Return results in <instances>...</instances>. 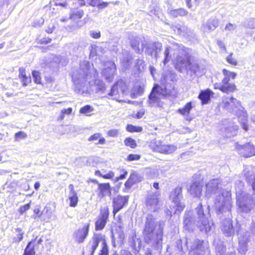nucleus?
Listing matches in <instances>:
<instances>
[{
  "label": "nucleus",
  "instance_id": "7c9ffc66",
  "mask_svg": "<svg viewBox=\"0 0 255 255\" xmlns=\"http://www.w3.org/2000/svg\"><path fill=\"white\" fill-rule=\"evenodd\" d=\"M213 94V92L209 89L202 91L198 96V98L202 101L203 104H206L210 100V97Z\"/></svg>",
  "mask_w": 255,
  "mask_h": 255
},
{
  "label": "nucleus",
  "instance_id": "58836bf2",
  "mask_svg": "<svg viewBox=\"0 0 255 255\" xmlns=\"http://www.w3.org/2000/svg\"><path fill=\"white\" fill-rule=\"evenodd\" d=\"M88 140L89 141H96L98 140V141L95 143L96 144H103L105 143V139L102 136L101 134L100 133H96L91 135L89 138Z\"/></svg>",
  "mask_w": 255,
  "mask_h": 255
},
{
  "label": "nucleus",
  "instance_id": "8fccbe9b",
  "mask_svg": "<svg viewBox=\"0 0 255 255\" xmlns=\"http://www.w3.org/2000/svg\"><path fill=\"white\" fill-rule=\"evenodd\" d=\"M127 130L131 132H141L142 130V128L141 127H136L131 125H128L127 127Z\"/></svg>",
  "mask_w": 255,
  "mask_h": 255
},
{
  "label": "nucleus",
  "instance_id": "dca6fc26",
  "mask_svg": "<svg viewBox=\"0 0 255 255\" xmlns=\"http://www.w3.org/2000/svg\"><path fill=\"white\" fill-rule=\"evenodd\" d=\"M162 48V44L160 42H153L148 44L145 52L151 57L156 59L159 57V54Z\"/></svg>",
  "mask_w": 255,
  "mask_h": 255
},
{
  "label": "nucleus",
  "instance_id": "09e8293b",
  "mask_svg": "<svg viewBox=\"0 0 255 255\" xmlns=\"http://www.w3.org/2000/svg\"><path fill=\"white\" fill-rule=\"evenodd\" d=\"M125 144L132 148H134L136 146L135 141L130 137H128L125 139L124 141Z\"/></svg>",
  "mask_w": 255,
  "mask_h": 255
},
{
  "label": "nucleus",
  "instance_id": "69168bd1",
  "mask_svg": "<svg viewBox=\"0 0 255 255\" xmlns=\"http://www.w3.org/2000/svg\"><path fill=\"white\" fill-rule=\"evenodd\" d=\"M90 35L93 38L98 39L100 37L101 33L100 31H91Z\"/></svg>",
  "mask_w": 255,
  "mask_h": 255
},
{
  "label": "nucleus",
  "instance_id": "c03bdc74",
  "mask_svg": "<svg viewBox=\"0 0 255 255\" xmlns=\"http://www.w3.org/2000/svg\"><path fill=\"white\" fill-rule=\"evenodd\" d=\"M145 64L144 61L142 59H138L136 60L135 68L139 72H141L144 70Z\"/></svg>",
  "mask_w": 255,
  "mask_h": 255
},
{
  "label": "nucleus",
  "instance_id": "a19ab883",
  "mask_svg": "<svg viewBox=\"0 0 255 255\" xmlns=\"http://www.w3.org/2000/svg\"><path fill=\"white\" fill-rule=\"evenodd\" d=\"M237 129L238 127L237 126L228 127L225 129L226 131L224 136L228 138L231 137L232 136H235L237 134Z\"/></svg>",
  "mask_w": 255,
  "mask_h": 255
},
{
  "label": "nucleus",
  "instance_id": "f3484780",
  "mask_svg": "<svg viewBox=\"0 0 255 255\" xmlns=\"http://www.w3.org/2000/svg\"><path fill=\"white\" fill-rule=\"evenodd\" d=\"M128 196H122L119 195L113 198V204L114 207L113 213L115 215L120 210H121L124 206L128 203Z\"/></svg>",
  "mask_w": 255,
  "mask_h": 255
},
{
  "label": "nucleus",
  "instance_id": "6e6552de",
  "mask_svg": "<svg viewBox=\"0 0 255 255\" xmlns=\"http://www.w3.org/2000/svg\"><path fill=\"white\" fill-rule=\"evenodd\" d=\"M100 243H102V248L99 255H109V248L105 240V236L99 233L94 234L86 246V249L90 253L89 255L94 254Z\"/></svg>",
  "mask_w": 255,
  "mask_h": 255
},
{
  "label": "nucleus",
  "instance_id": "aec40b11",
  "mask_svg": "<svg viewBox=\"0 0 255 255\" xmlns=\"http://www.w3.org/2000/svg\"><path fill=\"white\" fill-rule=\"evenodd\" d=\"M236 147L240 154L245 157H249L255 155V146L250 143L245 145H237Z\"/></svg>",
  "mask_w": 255,
  "mask_h": 255
},
{
  "label": "nucleus",
  "instance_id": "bf43d9fd",
  "mask_svg": "<svg viewBox=\"0 0 255 255\" xmlns=\"http://www.w3.org/2000/svg\"><path fill=\"white\" fill-rule=\"evenodd\" d=\"M30 203L25 204L21 207L19 209V212L20 214H23L26 211L28 210L30 208Z\"/></svg>",
  "mask_w": 255,
  "mask_h": 255
},
{
  "label": "nucleus",
  "instance_id": "7ed1b4c3",
  "mask_svg": "<svg viewBox=\"0 0 255 255\" xmlns=\"http://www.w3.org/2000/svg\"><path fill=\"white\" fill-rule=\"evenodd\" d=\"M196 215L193 217V213L191 211L186 212L184 217V228L188 231H192L196 226L200 231L206 233L212 230L213 223L208 220L209 212L205 213L203 206L200 203L195 209Z\"/></svg>",
  "mask_w": 255,
  "mask_h": 255
},
{
  "label": "nucleus",
  "instance_id": "6ab92c4d",
  "mask_svg": "<svg viewBox=\"0 0 255 255\" xmlns=\"http://www.w3.org/2000/svg\"><path fill=\"white\" fill-rule=\"evenodd\" d=\"M89 224L85 225L82 228L77 230L74 234L75 241L79 244L83 243L88 235Z\"/></svg>",
  "mask_w": 255,
  "mask_h": 255
},
{
  "label": "nucleus",
  "instance_id": "680f3d73",
  "mask_svg": "<svg viewBox=\"0 0 255 255\" xmlns=\"http://www.w3.org/2000/svg\"><path fill=\"white\" fill-rule=\"evenodd\" d=\"M227 60L228 63H229L230 64H231L235 66V65H237L238 64L237 60L235 59H234L233 57H232V53L227 57Z\"/></svg>",
  "mask_w": 255,
  "mask_h": 255
},
{
  "label": "nucleus",
  "instance_id": "393cba45",
  "mask_svg": "<svg viewBox=\"0 0 255 255\" xmlns=\"http://www.w3.org/2000/svg\"><path fill=\"white\" fill-rule=\"evenodd\" d=\"M98 184V190L99 191V196L100 197H104L106 196H111V186L109 183H98L97 181H94Z\"/></svg>",
  "mask_w": 255,
  "mask_h": 255
},
{
  "label": "nucleus",
  "instance_id": "cd10ccee",
  "mask_svg": "<svg viewBox=\"0 0 255 255\" xmlns=\"http://www.w3.org/2000/svg\"><path fill=\"white\" fill-rule=\"evenodd\" d=\"M79 4L80 6L88 4L92 6H96L98 5L100 8H104L107 7L108 5V2H103L99 4V0H78Z\"/></svg>",
  "mask_w": 255,
  "mask_h": 255
},
{
  "label": "nucleus",
  "instance_id": "20e7f679",
  "mask_svg": "<svg viewBox=\"0 0 255 255\" xmlns=\"http://www.w3.org/2000/svg\"><path fill=\"white\" fill-rule=\"evenodd\" d=\"M173 51V57H175L176 64L180 68H185L192 71L194 74H197L200 71L198 64L196 63H191L188 57V49L182 45L174 43L172 47L167 46L164 52V65H165L171 58L170 53Z\"/></svg>",
  "mask_w": 255,
  "mask_h": 255
},
{
  "label": "nucleus",
  "instance_id": "79ce46f5",
  "mask_svg": "<svg viewBox=\"0 0 255 255\" xmlns=\"http://www.w3.org/2000/svg\"><path fill=\"white\" fill-rule=\"evenodd\" d=\"M117 85L120 92L123 95L128 94V87L126 83L122 80H118L117 82Z\"/></svg>",
  "mask_w": 255,
  "mask_h": 255
},
{
  "label": "nucleus",
  "instance_id": "13d9d810",
  "mask_svg": "<svg viewBox=\"0 0 255 255\" xmlns=\"http://www.w3.org/2000/svg\"><path fill=\"white\" fill-rule=\"evenodd\" d=\"M131 58L129 57H126V59H123L122 60V64L123 65V66L125 68H128L130 65L131 64Z\"/></svg>",
  "mask_w": 255,
  "mask_h": 255
},
{
  "label": "nucleus",
  "instance_id": "864d4df0",
  "mask_svg": "<svg viewBox=\"0 0 255 255\" xmlns=\"http://www.w3.org/2000/svg\"><path fill=\"white\" fill-rule=\"evenodd\" d=\"M120 93V92L119 89H118L117 82H116V83L111 88V92L109 93V95L111 96H116Z\"/></svg>",
  "mask_w": 255,
  "mask_h": 255
},
{
  "label": "nucleus",
  "instance_id": "f8f14e48",
  "mask_svg": "<svg viewBox=\"0 0 255 255\" xmlns=\"http://www.w3.org/2000/svg\"><path fill=\"white\" fill-rule=\"evenodd\" d=\"M158 194L156 192L152 193L148 195L145 204L148 210L151 211H156L159 208Z\"/></svg>",
  "mask_w": 255,
  "mask_h": 255
},
{
  "label": "nucleus",
  "instance_id": "0eeeda50",
  "mask_svg": "<svg viewBox=\"0 0 255 255\" xmlns=\"http://www.w3.org/2000/svg\"><path fill=\"white\" fill-rule=\"evenodd\" d=\"M220 106L228 112L238 116L243 128L246 131L248 130V127L246 123L247 115L239 101L233 97L224 96L222 98Z\"/></svg>",
  "mask_w": 255,
  "mask_h": 255
},
{
  "label": "nucleus",
  "instance_id": "9d476101",
  "mask_svg": "<svg viewBox=\"0 0 255 255\" xmlns=\"http://www.w3.org/2000/svg\"><path fill=\"white\" fill-rule=\"evenodd\" d=\"M170 198L177 207V210L182 211L183 210L185 204L181 202L182 198L181 187H176L170 193Z\"/></svg>",
  "mask_w": 255,
  "mask_h": 255
},
{
  "label": "nucleus",
  "instance_id": "4c0bfd02",
  "mask_svg": "<svg viewBox=\"0 0 255 255\" xmlns=\"http://www.w3.org/2000/svg\"><path fill=\"white\" fill-rule=\"evenodd\" d=\"M192 109V103L188 102L185 105L183 108L179 109L178 110V112L184 116H188Z\"/></svg>",
  "mask_w": 255,
  "mask_h": 255
},
{
  "label": "nucleus",
  "instance_id": "39448f33",
  "mask_svg": "<svg viewBox=\"0 0 255 255\" xmlns=\"http://www.w3.org/2000/svg\"><path fill=\"white\" fill-rule=\"evenodd\" d=\"M142 234L146 243L157 249L162 247L163 226L160 222H156L151 214L146 217Z\"/></svg>",
  "mask_w": 255,
  "mask_h": 255
},
{
  "label": "nucleus",
  "instance_id": "ea45409f",
  "mask_svg": "<svg viewBox=\"0 0 255 255\" xmlns=\"http://www.w3.org/2000/svg\"><path fill=\"white\" fill-rule=\"evenodd\" d=\"M162 144L160 140L154 139L152 140L149 144V146L154 151H158L159 152L161 150V147Z\"/></svg>",
  "mask_w": 255,
  "mask_h": 255
},
{
  "label": "nucleus",
  "instance_id": "de8ad7c7",
  "mask_svg": "<svg viewBox=\"0 0 255 255\" xmlns=\"http://www.w3.org/2000/svg\"><path fill=\"white\" fill-rule=\"evenodd\" d=\"M27 137V134L23 131H20L16 132L14 135V140L19 141L21 139H24Z\"/></svg>",
  "mask_w": 255,
  "mask_h": 255
},
{
  "label": "nucleus",
  "instance_id": "473e14b6",
  "mask_svg": "<svg viewBox=\"0 0 255 255\" xmlns=\"http://www.w3.org/2000/svg\"><path fill=\"white\" fill-rule=\"evenodd\" d=\"M83 14L84 11L83 10L78 8L72 9L70 13L69 18L73 20H76L81 18Z\"/></svg>",
  "mask_w": 255,
  "mask_h": 255
},
{
  "label": "nucleus",
  "instance_id": "c9c22d12",
  "mask_svg": "<svg viewBox=\"0 0 255 255\" xmlns=\"http://www.w3.org/2000/svg\"><path fill=\"white\" fill-rule=\"evenodd\" d=\"M176 147L173 145L162 144L159 152L164 154H170L175 151Z\"/></svg>",
  "mask_w": 255,
  "mask_h": 255
},
{
  "label": "nucleus",
  "instance_id": "1a4fd4ad",
  "mask_svg": "<svg viewBox=\"0 0 255 255\" xmlns=\"http://www.w3.org/2000/svg\"><path fill=\"white\" fill-rule=\"evenodd\" d=\"M154 87L157 88L156 90L159 93V96L164 98H174L176 96V92L174 89V86L171 83H167L164 86L155 85Z\"/></svg>",
  "mask_w": 255,
  "mask_h": 255
},
{
  "label": "nucleus",
  "instance_id": "4d7b16f0",
  "mask_svg": "<svg viewBox=\"0 0 255 255\" xmlns=\"http://www.w3.org/2000/svg\"><path fill=\"white\" fill-rule=\"evenodd\" d=\"M237 28V25L236 24H233L230 22L227 23L225 27V30L226 31H233Z\"/></svg>",
  "mask_w": 255,
  "mask_h": 255
},
{
  "label": "nucleus",
  "instance_id": "2eb2a0df",
  "mask_svg": "<svg viewBox=\"0 0 255 255\" xmlns=\"http://www.w3.org/2000/svg\"><path fill=\"white\" fill-rule=\"evenodd\" d=\"M42 242V239H37V238L30 242L24 250L23 255H35V251L39 248V246L43 247Z\"/></svg>",
  "mask_w": 255,
  "mask_h": 255
},
{
  "label": "nucleus",
  "instance_id": "f257e3e1",
  "mask_svg": "<svg viewBox=\"0 0 255 255\" xmlns=\"http://www.w3.org/2000/svg\"><path fill=\"white\" fill-rule=\"evenodd\" d=\"M72 80L74 82L75 90L78 93L84 94L90 89L96 93L104 92L105 85L104 82L97 78V71L91 69L89 62H82L78 70L73 73Z\"/></svg>",
  "mask_w": 255,
  "mask_h": 255
},
{
  "label": "nucleus",
  "instance_id": "052dcab7",
  "mask_svg": "<svg viewBox=\"0 0 255 255\" xmlns=\"http://www.w3.org/2000/svg\"><path fill=\"white\" fill-rule=\"evenodd\" d=\"M140 155L138 154H130L127 158L128 161L137 160L140 159Z\"/></svg>",
  "mask_w": 255,
  "mask_h": 255
},
{
  "label": "nucleus",
  "instance_id": "4be33fe9",
  "mask_svg": "<svg viewBox=\"0 0 255 255\" xmlns=\"http://www.w3.org/2000/svg\"><path fill=\"white\" fill-rule=\"evenodd\" d=\"M249 234L245 233V235L240 234L239 237V252L240 254H245L247 251V244L249 242Z\"/></svg>",
  "mask_w": 255,
  "mask_h": 255
},
{
  "label": "nucleus",
  "instance_id": "412c9836",
  "mask_svg": "<svg viewBox=\"0 0 255 255\" xmlns=\"http://www.w3.org/2000/svg\"><path fill=\"white\" fill-rule=\"evenodd\" d=\"M221 231L226 237H231L234 235L235 231L231 219L227 218L223 221Z\"/></svg>",
  "mask_w": 255,
  "mask_h": 255
},
{
  "label": "nucleus",
  "instance_id": "c756f323",
  "mask_svg": "<svg viewBox=\"0 0 255 255\" xmlns=\"http://www.w3.org/2000/svg\"><path fill=\"white\" fill-rule=\"evenodd\" d=\"M213 245L217 254H219L220 255H224L226 252V248L223 245L222 241L219 239H215L214 240Z\"/></svg>",
  "mask_w": 255,
  "mask_h": 255
},
{
  "label": "nucleus",
  "instance_id": "0e129e2a",
  "mask_svg": "<svg viewBox=\"0 0 255 255\" xmlns=\"http://www.w3.org/2000/svg\"><path fill=\"white\" fill-rule=\"evenodd\" d=\"M118 133L119 131L118 129H114L109 130L107 134L109 136L116 137L118 135Z\"/></svg>",
  "mask_w": 255,
  "mask_h": 255
},
{
  "label": "nucleus",
  "instance_id": "603ef678",
  "mask_svg": "<svg viewBox=\"0 0 255 255\" xmlns=\"http://www.w3.org/2000/svg\"><path fill=\"white\" fill-rule=\"evenodd\" d=\"M73 109L72 108L68 109H63L61 112V115L58 118V120H62L64 118L65 115H70L72 112Z\"/></svg>",
  "mask_w": 255,
  "mask_h": 255
},
{
  "label": "nucleus",
  "instance_id": "f704fd0d",
  "mask_svg": "<svg viewBox=\"0 0 255 255\" xmlns=\"http://www.w3.org/2000/svg\"><path fill=\"white\" fill-rule=\"evenodd\" d=\"M140 42V39L138 37H136L132 39L130 41L131 46L134 51L137 53H140L143 51V44H142L141 49L139 48Z\"/></svg>",
  "mask_w": 255,
  "mask_h": 255
},
{
  "label": "nucleus",
  "instance_id": "72a5a7b5",
  "mask_svg": "<svg viewBox=\"0 0 255 255\" xmlns=\"http://www.w3.org/2000/svg\"><path fill=\"white\" fill-rule=\"evenodd\" d=\"M172 27L174 31L179 35L184 36L188 33V28L184 25L177 24L176 25H173Z\"/></svg>",
  "mask_w": 255,
  "mask_h": 255
},
{
  "label": "nucleus",
  "instance_id": "b1692460",
  "mask_svg": "<svg viewBox=\"0 0 255 255\" xmlns=\"http://www.w3.org/2000/svg\"><path fill=\"white\" fill-rule=\"evenodd\" d=\"M143 179V177L141 174L136 172H133L130 174L128 180L126 182L125 185L127 188L129 189L134 184L142 181Z\"/></svg>",
  "mask_w": 255,
  "mask_h": 255
},
{
  "label": "nucleus",
  "instance_id": "5fc2aeb1",
  "mask_svg": "<svg viewBox=\"0 0 255 255\" xmlns=\"http://www.w3.org/2000/svg\"><path fill=\"white\" fill-rule=\"evenodd\" d=\"M32 76L33 77L34 82L36 84H40L41 83V77L40 75V73L38 71H33L32 72Z\"/></svg>",
  "mask_w": 255,
  "mask_h": 255
},
{
  "label": "nucleus",
  "instance_id": "2f4dec72",
  "mask_svg": "<svg viewBox=\"0 0 255 255\" xmlns=\"http://www.w3.org/2000/svg\"><path fill=\"white\" fill-rule=\"evenodd\" d=\"M235 89L236 86L233 83H222L220 86V90L227 94L233 92Z\"/></svg>",
  "mask_w": 255,
  "mask_h": 255
},
{
  "label": "nucleus",
  "instance_id": "49530a36",
  "mask_svg": "<svg viewBox=\"0 0 255 255\" xmlns=\"http://www.w3.org/2000/svg\"><path fill=\"white\" fill-rule=\"evenodd\" d=\"M93 111V108L90 105H86L80 110V113L81 114H85L87 116H90V113Z\"/></svg>",
  "mask_w": 255,
  "mask_h": 255
},
{
  "label": "nucleus",
  "instance_id": "9b49d317",
  "mask_svg": "<svg viewBox=\"0 0 255 255\" xmlns=\"http://www.w3.org/2000/svg\"><path fill=\"white\" fill-rule=\"evenodd\" d=\"M116 73V67L113 61H108L105 64V68L102 71V75L105 79L109 82L112 81Z\"/></svg>",
  "mask_w": 255,
  "mask_h": 255
},
{
  "label": "nucleus",
  "instance_id": "3c124183",
  "mask_svg": "<svg viewBox=\"0 0 255 255\" xmlns=\"http://www.w3.org/2000/svg\"><path fill=\"white\" fill-rule=\"evenodd\" d=\"M102 49V47L99 46H96L92 47V49H91L90 56L94 57L95 55H100L99 51Z\"/></svg>",
  "mask_w": 255,
  "mask_h": 255
},
{
  "label": "nucleus",
  "instance_id": "774afa93",
  "mask_svg": "<svg viewBox=\"0 0 255 255\" xmlns=\"http://www.w3.org/2000/svg\"><path fill=\"white\" fill-rule=\"evenodd\" d=\"M21 79V82L23 83V85L24 86H26L27 85V83H29L31 81V78L30 77H27L25 76Z\"/></svg>",
  "mask_w": 255,
  "mask_h": 255
},
{
  "label": "nucleus",
  "instance_id": "e2e57ef3",
  "mask_svg": "<svg viewBox=\"0 0 255 255\" xmlns=\"http://www.w3.org/2000/svg\"><path fill=\"white\" fill-rule=\"evenodd\" d=\"M34 213L36 214V216L34 217V219H36L37 218H40L43 212H41L39 206H36L34 209Z\"/></svg>",
  "mask_w": 255,
  "mask_h": 255
},
{
  "label": "nucleus",
  "instance_id": "bb28decb",
  "mask_svg": "<svg viewBox=\"0 0 255 255\" xmlns=\"http://www.w3.org/2000/svg\"><path fill=\"white\" fill-rule=\"evenodd\" d=\"M69 189L70 190L69 194V199L70 200L69 205L71 207H75L76 206L78 201L77 194L74 190V187L73 184L69 185Z\"/></svg>",
  "mask_w": 255,
  "mask_h": 255
},
{
  "label": "nucleus",
  "instance_id": "6e6d98bb",
  "mask_svg": "<svg viewBox=\"0 0 255 255\" xmlns=\"http://www.w3.org/2000/svg\"><path fill=\"white\" fill-rule=\"evenodd\" d=\"M53 212V211L52 210L51 207L48 205H47L44 207L43 211V213L45 214L49 219L51 217Z\"/></svg>",
  "mask_w": 255,
  "mask_h": 255
},
{
  "label": "nucleus",
  "instance_id": "5701e85b",
  "mask_svg": "<svg viewBox=\"0 0 255 255\" xmlns=\"http://www.w3.org/2000/svg\"><path fill=\"white\" fill-rule=\"evenodd\" d=\"M219 25V20L215 17H211L203 24V30L206 32H210L215 30Z\"/></svg>",
  "mask_w": 255,
  "mask_h": 255
},
{
  "label": "nucleus",
  "instance_id": "a878e982",
  "mask_svg": "<svg viewBox=\"0 0 255 255\" xmlns=\"http://www.w3.org/2000/svg\"><path fill=\"white\" fill-rule=\"evenodd\" d=\"M202 191V185L199 182H195L192 183L188 192L194 197H199Z\"/></svg>",
  "mask_w": 255,
  "mask_h": 255
},
{
  "label": "nucleus",
  "instance_id": "4468645a",
  "mask_svg": "<svg viewBox=\"0 0 255 255\" xmlns=\"http://www.w3.org/2000/svg\"><path fill=\"white\" fill-rule=\"evenodd\" d=\"M109 211L107 208H104L101 211L100 214L95 222V230L100 231L103 230L107 222L109 217Z\"/></svg>",
  "mask_w": 255,
  "mask_h": 255
},
{
  "label": "nucleus",
  "instance_id": "f03ea898",
  "mask_svg": "<svg viewBox=\"0 0 255 255\" xmlns=\"http://www.w3.org/2000/svg\"><path fill=\"white\" fill-rule=\"evenodd\" d=\"M219 180L213 179L206 185L205 196L207 198H214V205L218 212H230L232 207L231 196L230 192L219 186Z\"/></svg>",
  "mask_w": 255,
  "mask_h": 255
},
{
  "label": "nucleus",
  "instance_id": "37998d69",
  "mask_svg": "<svg viewBox=\"0 0 255 255\" xmlns=\"http://www.w3.org/2000/svg\"><path fill=\"white\" fill-rule=\"evenodd\" d=\"M170 15L173 17H176L178 16H182L187 14V11L184 9L180 8L170 11Z\"/></svg>",
  "mask_w": 255,
  "mask_h": 255
},
{
  "label": "nucleus",
  "instance_id": "a211bd4d",
  "mask_svg": "<svg viewBox=\"0 0 255 255\" xmlns=\"http://www.w3.org/2000/svg\"><path fill=\"white\" fill-rule=\"evenodd\" d=\"M157 88L154 87L152 89V92L149 96V105L151 107H162L163 103L160 101L162 96H159V93L156 90Z\"/></svg>",
  "mask_w": 255,
  "mask_h": 255
},
{
  "label": "nucleus",
  "instance_id": "338daca9",
  "mask_svg": "<svg viewBox=\"0 0 255 255\" xmlns=\"http://www.w3.org/2000/svg\"><path fill=\"white\" fill-rule=\"evenodd\" d=\"M122 173L121 175L116 178V180L119 181L120 180H123L126 178L128 174V172L126 170H123L122 171Z\"/></svg>",
  "mask_w": 255,
  "mask_h": 255
},
{
  "label": "nucleus",
  "instance_id": "ddd939ff",
  "mask_svg": "<svg viewBox=\"0 0 255 255\" xmlns=\"http://www.w3.org/2000/svg\"><path fill=\"white\" fill-rule=\"evenodd\" d=\"M203 241L194 240L190 246L189 255H204L205 247Z\"/></svg>",
  "mask_w": 255,
  "mask_h": 255
},
{
  "label": "nucleus",
  "instance_id": "e433bc0d",
  "mask_svg": "<svg viewBox=\"0 0 255 255\" xmlns=\"http://www.w3.org/2000/svg\"><path fill=\"white\" fill-rule=\"evenodd\" d=\"M223 74L224 76V78L222 81V83H230L229 81H230V79L228 77L229 74H230L231 76V79H234L237 76V74L236 73L231 72L225 69L223 70Z\"/></svg>",
  "mask_w": 255,
  "mask_h": 255
},
{
  "label": "nucleus",
  "instance_id": "423d86ee",
  "mask_svg": "<svg viewBox=\"0 0 255 255\" xmlns=\"http://www.w3.org/2000/svg\"><path fill=\"white\" fill-rule=\"evenodd\" d=\"M243 174L247 182L251 185L254 192L252 199L250 198L249 196L243 198L240 196L237 199L238 211L244 214L250 213L253 209V203L255 205V176L253 170L249 167H245Z\"/></svg>",
  "mask_w": 255,
  "mask_h": 255
},
{
  "label": "nucleus",
  "instance_id": "a18cd8bd",
  "mask_svg": "<svg viewBox=\"0 0 255 255\" xmlns=\"http://www.w3.org/2000/svg\"><path fill=\"white\" fill-rule=\"evenodd\" d=\"M15 231L17 234L16 237H14L13 242L15 243H19L23 239L24 232H22V229L20 228L16 229Z\"/></svg>",
  "mask_w": 255,
  "mask_h": 255
},
{
  "label": "nucleus",
  "instance_id": "c85d7f7f",
  "mask_svg": "<svg viewBox=\"0 0 255 255\" xmlns=\"http://www.w3.org/2000/svg\"><path fill=\"white\" fill-rule=\"evenodd\" d=\"M235 188L236 191V199L238 198V195H240L241 198L248 196L249 195L244 192V182L240 180H237L235 183Z\"/></svg>",
  "mask_w": 255,
  "mask_h": 255
}]
</instances>
